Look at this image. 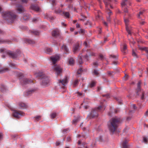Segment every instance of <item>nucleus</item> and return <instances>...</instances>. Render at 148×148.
Returning a JSON list of instances; mask_svg holds the SVG:
<instances>
[{
  "label": "nucleus",
  "instance_id": "nucleus-22",
  "mask_svg": "<svg viewBox=\"0 0 148 148\" xmlns=\"http://www.w3.org/2000/svg\"><path fill=\"white\" fill-rule=\"evenodd\" d=\"M145 12L144 10L140 11L139 13L137 15V17L139 18H141L142 16H143V14Z\"/></svg>",
  "mask_w": 148,
  "mask_h": 148
},
{
  "label": "nucleus",
  "instance_id": "nucleus-59",
  "mask_svg": "<svg viewBox=\"0 0 148 148\" xmlns=\"http://www.w3.org/2000/svg\"><path fill=\"white\" fill-rule=\"evenodd\" d=\"M81 136H82L83 137H85V135H77V137H80Z\"/></svg>",
  "mask_w": 148,
  "mask_h": 148
},
{
  "label": "nucleus",
  "instance_id": "nucleus-47",
  "mask_svg": "<svg viewBox=\"0 0 148 148\" xmlns=\"http://www.w3.org/2000/svg\"><path fill=\"white\" fill-rule=\"evenodd\" d=\"M102 96L103 97H105L107 98H108L110 97L109 94H108L105 95H102Z\"/></svg>",
  "mask_w": 148,
  "mask_h": 148
},
{
  "label": "nucleus",
  "instance_id": "nucleus-62",
  "mask_svg": "<svg viewBox=\"0 0 148 148\" xmlns=\"http://www.w3.org/2000/svg\"><path fill=\"white\" fill-rule=\"evenodd\" d=\"M10 65L12 67H14L15 66V64H14L11 63L10 64Z\"/></svg>",
  "mask_w": 148,
  "mask_h": 148
},
{
  "label": "nucleus",
  "instance_id": "nucleus-49",
  "mask_svg": "<svg viewBox=\"0 0 148 148\" xmlns=\"http://www.w3.org/2000/svg\"><path fill=\"white\" fill-rule=\"evenodd\" d=\"M132 56L134 57H137V55L134 50H133Z\"/></svg>",
  "mask_w": 148,
  "mask_h": 148
},
{
  "label": "nucleus",
  "instance_id": "nucleus-51",
  "mask_svg": "<svg viewBox=\"0 0 148 148\" xmlns=\"http://www.w3.org/2000/svg\"><path fill=\"white\" fill-rule=\"evenodd\" d=\"M142 96L141 97V99H144V92H142Z\"/></svg>",
  "mask_w": 148,
  "mask_h": 148
},
{
  "label": "nucleus",
  "instance_id": "nucleus-61",
  "mask_svg": "<svg viewBox=\"0 0 148 148\" xmlns=\"http://www.w3.org/2000/svg\"><path fill=\"white\" fill-rule=\"evenodd\" d=\"M71 140V138L70 137H68L67 138V140L68 141H70Z\"/></svg>",
  "mask_w": 148,
  "mask_h": 148
},
{
  "label": "nucleus",
  "instance_id": "nucleus-35",
  "mask_svg": "<svg viewBox=\"0 0 148 148\" xmlns=\"http://www.w3.org/2000/svg\"><path fill=\"white\" fill-rule=\"evenodd\" d=\"M45 51L47 53L49 54L52 52V50L50 48H46L45 50Z\"/></svg>",
  "mask_w": 148,
  "mask_h": 148
},
{
  "label": "nucleus",
  "instance_id": "nucleus-36",
  "mask_svg": "<svg viewBox=\"0 0 148 148\" xmlns=\"http://www.w3.org/2000/svg\"><path fill=\"white\" fill-rule=\"evenodd\" d=\"M95 84V83L94 82H92L90 84L89 86L90 88H92L94 86Z\"/></svg>",
  "mask_w": 148,
  "mask_h": 148
},
{
  "label": "nucleus",
  "instance_id": "nucleus-2",
  "mask_svg": "<svg viewBox=\"0 0 148 148\" xmlns=\"http://www.w3.org/2000/svg\"><path fill=\"white\" fill-rule=\"evenodd\" d=\"M60 58L59 55H56L51 57V60L53 64V69L57 75H60L62 71V69L60 66L55 65L56 62L59 60Z\"/></svg>",
  "mask_w": 148,
  "mask_h": 148
},
{
  "label": "nucleus",
  "instance_id": "nucleus-1",
  "mask_svg": "<svg viewBox=\"0 0 148 148\" xmlns=\"http://www.w3.org/2000/svg\"><path fill=\"white\" fill-rule=\"evenodd\" d=\"M120 118L115 117L111 119L108 123V127L110 131L113 133L117 129L118 125L120 122Z\"/></svg>",
  "mask_w": 148,
  "mask_h": 148
},
{
  "label": "nucleus",
  "instance_id": "nucleus-17",
  "mask_svg": "<svg viewBox=\"0 0 148 148\" xmlns=\"http://www.w3.org/2000/svg\"><path fill=\"white\" fill-rule=\"evenodd\" d=\"M103 2L105 5L106 7V8L108 9V5H110L111 8H112V6L110 5L111 0H108L107 1L104 0Z\"/></svg>",
  "mask_w": 148,
  "mask_h": 148
},
{
  "label": "nucleus",
  "instance_id": "nucleus-43",
  "mask_svg": "<svg viewBox=\"0 0 148 148\" xmlns=\"http://www.w3.org/2000/svg\"><path fill=\"white\" fill-rule=\"evenodd\" d=\"M82 71V69L81 68H80L77 71V74H80Z\"/></svg>",
  "mask_w": 148,
  "mask_h": 148
},
{
  "label": "nucleus",
  "instance_id": "nucleus-11",
  "mask_svg": "<svg viewBox=\"0 0 148 148\" xmlns=\"http://www.w3.org/2000/svg\"><path fill=\"white\" fill-rule=\"evenodd\" d=\"M13 116L16 118H19L20 116H24V113L21 111L18 110H15L13 113Z\"/></svg>",
  "mask_w": 148,
  "mask_h": 148
},
{
  "label": "nucleus",
  "instance_id": "nucleus-19",
  "mask_svg": "<svg viewBox=\"0 0 148 148\" xmlns=\"http://www.w3.org/2000/svg\"><path fill=\"white\" fill-rule=\"evenodd\" d=\"M141 82L140 81H139L138 82L137 84V94L138 95L139 94V92L140 91V86H141Z\"/></svg>",
  "mask_w": 148,
  "mask_h": 148
},
{
  "label": "nucleus",
  "instance_id": "nucleus-38",
  "mask_svg": "<svg viewBox=\"0 0 148 148\" xmlns=\"http://www.w3.org/2000/svg\"><path fill=\"white\" fill-rule=\"evenodd\" d=\"M78 121L79 118L78 117L77 119H74L73 120L72 123L73 124H75Z\"/></svg>",
  "mask_w": 148,
  "mask_h": 148
},
{
  "label": "nucleus",
  "instance_id": "nucleus-55",
  "mask_svg": "<svg viewBox=\"0 0 148 148\" xmlns=\"http://www.w3.org/2000/svg\"><path fill=\"white\" fill-rule=\"evenodd\" d=\"M83 147L84 148H87V145L86 144H85L84 145H82V147L81 148H82V147Z\"/></svg>",
  "mask_w": 148,
  "mask_h": 148
},
{
  "label": "nucleus",
  "instance_id": "nucleus-10",
  "mask_svg": "<svg viewBox=\"0 0 148 148\" xmlns=\"http://www.w3.org/2000/svg\"><path fill=\"white\" fill-rule=\"evenodd\" d=\"M68 78L67 77H65L64 79L62 80H59L58 82L60 86H61V88L63 89L65 88V86L67 84L68 81Z\"/></svg>",
  "mask_w": 148,
  "mask_h": 148
},
{
  "label": "nucleus",
  "instance_id": "nucleus-56",
  "mask_svg": "<svg viewBox=\"0 0 148 148\" xmlns=\"http://www.w3.org/2000/svg\"><path fill=\"white\" fill-rule=\"evenodd\" d=\"M61 23V25L62 26H63L64 27H65L66 26V24H65L63 22H62Z\"/></svg>",
  "mask_w": 148,
  "mask_h": 148
},
{
  "label": "nucleus",
  "instance_id": "nucleus-37",
  "mask_svg": "<svg viewBox=\"0 0 148 148\" xmlns=\"http://www.w3.org/2000/svg\"><path fill=\"white\" fill-rule=\"evenodd\" d=\"M62 12V11L60 9H58L57 10H55V13L57 14H59Z\"/></svg>",
  "mask_w": 148,
  "mask_h": 148
},
{
  "label": "nucleus",
  "instance_id": "nucleus-24",
  "mask_svg": "<svg viewBox=\"0 0 148 148\" xmlns=\"http://www.w3.org/2000/svg\"><path fill=\"white\" fill-rule=\"evenodd\" d=\"M8 69L7 68H1V66L0 65V73H4L6 71H8Z\"/></svg>",
  "mask_w": 148,
  "mask_h": 148
},
{
  "label": "nucleus",
  "instance_id": "nucleus-18",
  "mask_svg": "<svg viewBox=\"0 0 148 148\" xmlns=\"http://www.w3.org/2000/svg\"><path fill=\"white\" fill-rule=\"evenodd\" d=\"M123 148H129V146L127 145V141L125 140L123 142L122 144Z\"/></svg>",
  "mask_w": 148,
  "mask_h": 148
},
{
  "label": "nucleus",
  "instance_id": "nucleus-60",
  "mask_svg": "<svg viewBox=\"0 0 148 148\" xmlns=\"http://www.w3.org/2000/svg\"><path fill=\"white\" fill-rule=\"evenodd\" d=\"M81 16L84 19H85L86 18L85 16L82 13L81 14Z\"/></svg>",
  "mask_w": 148,
  "mask_h": 148
},
{
  "label": "nucleus",
  "instance_id": "nucleus-12",
  "mask_svg": "<svg viewBox=\"0 0 148 148\" xmlns=\"http://www.w3.org/2000/svg\"><path fill=\"white\" fill-rule=\"evenodd\" d=\"M52 35L55 37H61L59 31L58 29H55L53 30L52 32Z\"/></svg>",
  "mask_w": 148,
  "mask_h": 148
},
{
  "label": "nucleus",
  "instance_id": "nucleus-6",
  "mask_svg": "<svg viewBox=\"0 0 148 148\" xmlns=\"http://www.w3.org/2000/svg\"><path fill=\"white\" fill-rule=\"evenodd\" d=\"M18 76L19 77L21 84L23 86L32 83L33 82V81L31 79L24 77L23 74L22 73H19Z\"/></svg>",
  "mask_w": 148,
  "mask_h": 148
},
{
  "label": "nucleus",
  "instance_id": "nucleus-3",
  "mask_svg": "<svg viewBox=\"0 0 148 148\" xmlns=\"http://www.w3.org/2000/svg\"><path fill=\"white\" fill-rule=\"evenodd\" d=\"M2 15L4 20L9 23H12L16 18V16L11 11L3 12Z\"/></svg>",
  "mask_w": 148,
  "mask_h": 148
},
{
  "label": "nucleus",
  "instance_id": "nucleus-34",
  "mask_svg": "<svg viewBox=\"0 0 148 148\" xmlns=\"http://www.w3.org/2000/svg\"><path fill=\"white\" fill-rule=\"evenodd\" d=\"M74 62V60L72 58H70L69 60V63L71 65L73 64Z\"/></svg>",
  "mask_w": 148,
  "mask_h": 148
},
{
  "label": "nucleus",
  "instance_id": "nucleus-48",
  "mask_svg": "<svg viewBox=\"0 0 148 148\" xmlns=\"http://www.w3.org/2000/svg\"><path fill=\"white\" fill-rule=\"evenodd\" d=\"M131 108L132 109L134 110L136 109V108L135 104H133L131 106Z\"/></svg>",
  "mask_w": 148,
  "mask_h": 148
},
{
  "label": "nucleus",
  "instance_id": "nucleus-63",
  "mask_svg": "<svg viewBox=\"0 0 148 148\" xmlns=\"http://www.w3.org/2000/svg\"><path fill=\"white\" fill-rule=\"evenodd\" d=\"M103 56L102 55H100L99 56V58L101 60H102L103 59Z\"/></svg>",
  "mask_w": 148,
  "mask_h": 148
},
{
  "label": "nucleus",
  "instance_id": "nucleus-40",
  "mask_svg": "<svg viewBox=\"0 0 148 148\" xmlns=\"http://www.w3.org/2000/svg\"><path fill=\"white\" fill-rule=\"evenodd\" d=\"M112 13V12L111 11L109 10V12L108 13V14L109 15V17L107 18V21L108 22H110V14Z\"/></svg>",
  "mask_w": 148,
  "mask_h": 148
},
{
  "label": "nucleus",
  "instance_id": "nucleus-45",
  "mask_svg": "<svg viewBox=\"0 0 148 148\" xmlns=\"http://www.w3.org/2000/svg\"><path fill=\"white\" fill-rule=\"evenodd\" d=\"M56 113H53L51 115V117L52 119H53L56 117Z\"/></svg>",
  "mask_w": 148,
  "mask_h": 148
},
{
  "label": "nucleus",
  "instance_id": "nucleus-7",
  "mask_svg": "<svg viewBox=\"0 0 148 148\" xmlns=\"http://www.w3.org/2000/svg\"><path fill=\"white\" fill-rule=\"evenodd\" d=\"M130 0H123L121 3V7L125 13H127L129 16H130V14L128 13L127 10L128 4L130 5Z\"/></svg>",
  "mask_w": 148,
  "mask_h": 148
},
{
  "label": "nucleus",
  "instance_id": "nucleus-53",
  "mask_svg": "<svg viewBox=\"0 0 148 148\" xmlns=\"http://www.w3.org/2000/svg\"><path fill=\"white\" fill-rule=\"evenodd\" d=\"M112 73L113 72H111L110 71H108L107 72V73L108 75L110 76H111L112 75Z\"/></svg>",
  "mask_w": 148,
  "mask_h": 148
},
{
  "label": "nucleus",
  "instance_id": "nucleus-5",
  "mask_svg": "<svg viewBox=\"0 0 148 148\" xmlns=\"http://www.w3.org/2000/svg\"><path fill=\"white\" fill-rule=\"evenodd\" d=\"M105 106L103 104H101V105L97 108L92 110L89 114V117L90 118H93L97 117L98 113L102 111L105 109Z\"/></svg>",
  "mask_w": 148,
  "mask_h": 148
},
{
  "label": "nucleus",
  "instance_id": "nucleus-27",
  "mask_svg": "<svg viewBox=\"0 0 148 148\" xmlns=\"http://www.w3.org/2000/svg\"><path fill=\"white\" fill-rule=\"evenodd\" d=\"M62 49L64 50L65 53H67L68 51V49L65 45H63L62 47Z\"/></svg>",
  "mask_w": 148,
  "mask_h": 148
},
{
  "label": "nucleus",
  "instance_id": "nucleus-46",
  "mask_svg": "<svg viewBox=\"0 0 148 148\" xmlns=\"http://www.w3.org/2000/svg\"><path fill=\"white\" fill-rule=\"evenodd\" d=\"M34 34L36 35H39V32L37 31H34L32 32Z\"/></svg>",
  "mask_w": 148,
  "mask_h": 148
},
{
  "label": "nucleus",
  "instance_id": "nucleus-28",
  "mask_svg": "<svg viewBox=\"0 0 148 148\" xmlns=\"http://www.w3.org/2000/svg\"><path fill=\"white\" fill-rule=\"evenodd\" d=\"M0 89L1 91L2 92H3L6 90V87L5 85L1 84V85Z\"/></svg>",
  "mask_w": 148,
  "mask_h": 148
},
{
  "label": "nucleus",
  "instance_id": "nucleus-42",
  "mask_svg": "<svg viewBox=\"0 0 148 148\" xmlns=\"http://www.w3.org/2000/svg\"><path fill=\"white\" fill-rule=\"evenodd\" d=\"M143 141L145 143H147L148 141V138L146 137H144L143 138Z\"/></svg>",
  "mask_w": 148,
  "mask_h": 148
},
{
  "label": "nucleus",
  "instance_id": "nucleus-20",
  "mask_svg": "<svg viewBox=\"0 0 148 148\" xmlns=\"http://www.w3.org/2000/svg\"><path fill=\"white\" fill-rule=\"evenodd\" d=\"M138 47L139 49L142 50H144L147 53V59H148V48H147L146 47H144L143 48L139 46H138Z\"/></svg>",
  "mask_w": 148,
  "mask_h": 148
},
{
  "label": "nucleus",
  "instance_id": "nucleus-25",
  "mask_svg": "<svg viewBox=\"0 0 148 148\" xmlns=\"http://www.w3.org/2000/svg\"><path fill=\"white\" fill-rule=\"evenodd\" d=\"M30 17V16L28 14H24L23 15V19L25 21L28 20Z\"/></svg>",
  "mask_w": 148,
  "mask_h": 148
},
{
  "label": "nucleus",
  "instance_id": "nucleus-58",
  "mask_svg": "<svg viewBox=\"0 0 148 148\" xmlns=\"http://www.w3.org/2000/svg\"><path fill=\"white\" fill-rule=\"evenodd\" d=\"M21 1L24 3H27L28 1V0H21Z\"/></svg>",
  "mask_w": 148,
  "mask_h": 148
},
{
  "label": "nucleus",
  "instance_id": "nucleus-16",
  "mask_svg": "<svg viewBox=\"0 0 148 148\" xmlns=\"http://www.w3.org/2000/svg\"><path fill=\"white\" fill-rule=\"evenodd\" d=\"M36 90V89L35 88H33L31 89L28 91H27L25 94V95H30L31 94L35 92Z\"/></svg>",
  "mask_w": 148,
  "mask_h": 148
},
{
  "label": "nucleus",
  "instance_id": "nucleus-50",
  "mask_svg": "<svg viewBox=\"0 0 148 148\" xmlns=\"http://www.w3.org/2000/svg\"><path fill=\"white\" fill-rule=\"evenodd\" d=\"M79 33L84 34V30L83 29H81L79 31Z\"/></svg>",
  "mask_w": 148,
  "mask_h": 148
},
{
  "label": "nucleus",
  "instance_id": "nucleus-64",
  "mask_svg": "<svg viewBox=\"0 0 148 148\" xmlns=\"http://www.w3.org/2000/svg\"><path fill=\"white\" fill-rule=\"evenodd\" d=\"M119 109H115L114 110V112L115 113H117L118 112H119Z\"/></svg>",
  "mask_w": 148,
  "mask_h": 148
},
{
  "label": "nucleus",
  "instance_id": "nucleus-4",
  "mask_svg": "<svg viewBox=\"0 0 148 148\" xmlns=\"http://www.w3.org/2000/svg\"><path fill=\"white\" fill-rule=\"evenodd\" d=\"M1 52H4V54L2 55V57L4 58L5 56H8L14 59L19 57L21 54V52L19 50L17 51L16 52H13L11 51H5V49H0Z\"/></svg>",
  "mask_w": 148,
  "mask_h": 148
},
{
  "label": "nucleus",
  "instance_id": "nucleus-23",
  "mask_svg": "<svg viewBox=\"0 0 148 148\" xmlns=\"http://www.w3.org/2000/svg\"><path fill=\"white\" fill-rule=\"evenodd\" d=\"M127 50V45L125 44H124L123 46V49H122L121 51L123 53H126Z\"/></svg>",
  "mask_w": 148,
  "mask_h": 148
},
{
  "label": "nucleus",
  "instance_id": "nucleus-33",
  "mask_svg": "<svg viewBox=\"0 0 148 148\" xmlns=\"http://www.w3.org/2000/svg\"><path fill=\"white\" fill-rule=\"evenodd\" d=\"M41 116H36L34 117L35 119V121H38L41 119Z\"/></svg>",
  "mask_w": 148,
  "mask_h": 148
},
{
  "label": "nucleus",
  "instance_id": "nucleus-29",
  "mask_svg": "<svg viewBox=\"0 0 148 148\" xmlns=\"http://www.w3.org/2000/svg\"><path fill=\"white\" fill-rule=\"evenodd\" d=\"M79 46L78 44H76L75 45L73 48V51L75 53L79 49Z\"/></svg>",
  "mask_w": 148,
  "mask_h": 148
},
{
  "label": "nucleus",
  "instance_id": "nucleus-41",
  "mask_svg": "<svg viewBox=\"0 0 148 148\" xmlns=\"http://www.w3.org/2000/svg\"><path fill=\"white\" fill-rule=\"evenodd\" d=\"M79 62L80 64H81L83 63L82 58L81 56H79Z\"/></svg>",
  "mask_w": 148,
  "mask_h": 148
},
{
  "label": "nucleus",
  "instance_id": "nucleus-8",
  "mask_svg": "<svg viewBox=\"0 0 148 148\" xmlns=\"http://www.w3.org/2000/svg\"><path fill=\"white\" fill-rule=\"evenodd\" d=\"M40 77H42L41 80V84L43 86L47 85L49 83V79L48 77L46 76L43 73L39 75Z\"/></svg>",
  "mask_w": 148,
  "mask_h": 148
},
{
  "label": "nucleus",
  "instance_id": "nucleus-44",
  "mask_svg": "<svg viewBox=\"0 0 148 148\" xmlns=\"http://www.w3.org/2000/svg\"><path fill=\"white\" fill-rule=\"evenodd\" d=\"M94 74L97 76L99 74V73L98 72V71L96 70H94L93 71Z\"/></svg>",
  "mask_w": 148,
  "mask_h": 148
},
{
  "label": "nucleus",
  "instance_id": "nucleus-54",
  "mask_svg": "<svg viewBox=\"0 0 148 148\" xmlns=\"http://www.w3.org/2000/svg\"><path fill=\"white\" fill-rule=\"evenodd\" d=\"M101 15L100 14H98V15L97 16H96V18L97 19H100L101 17Z\"/></svg>",
  "mask_w": 148,
  "mask_h": 148
},
{
  "label": "nucleus",
  "instance_id": "nucleus-31",
  "mask_svg": "<svg viewBox=\"0 0 148 148\" xmlns=\"http://www.w3.org/2000/svg\"><path fill=\"white\" fill-rule=\"evenodd\" d=\"M63 15L67 18H69L70 17V14L69 12H63Z\"/></svg>",
  "mask_w": 148,
  "mask_h": 148
},
{
  "label": "nucleus",
  "instance_id": "nucleus-21",
  "mask_svg": "<svg viewBox=\"0 0 148 148\" xmlns=\"http://www.w3.org/2000/svg\"><path fill=\"white\" fill-rule=\"evenodd\" d=\"M26 43H29L30 44H34L35 43V42L33 40L26 39Z\"/></svg>",
  "mask_w": 148,
  "mask_h": 148
},
{
  "label": "nucleus",
  "instance_id": "nucleus-15",
  "mask_svg": "<svg viewBox=\"0 0 148 148\" xmlns=\"http://www.w3.org/2000/svg\"><path fill=\"white\" fill-rule=\"evenodd\" d=\"M45 18L49 20L50 21H52L55 19V17L51 16L48 14H46L45 16Z\"/></svg>",
  "mask_w": 148,
  "mask_h": 148
},
{
  "label": "nucleus",
  "instance_id": "nucleus-57",
  "mask_svg": "<svg viewBox=\"0 0 148 148\" xmlns=\"http://www.w3.org/2000/svg\"><path fill=\"white\" fill-rule=\"evenodd\" d=\"M111 56L114 59H116L117 58V56L115 55H111Z\"/></svg>",
  "mask_w": 148,
  "mask_h": 148
},
{
  "label": "nucleus",
  "instance_id": "nucleus-39",
  "mask_svg": "<svg viewBox=\"0 0 148 148\" xmlns=\"http://www.w3.org/2000/svg\"><path fill=\"white\" fill-rule=\"evenodd\" d=\"M116 100L118 101V103L120 104H122V101L121 99L118 98H116Z\"/></svg>",
  "mask_w": 148,
  "mask_h": 148
},
{
  "label": "nucleus",
  "instance_id": "nucleus-9",
  "mask_svg": "<svg viewBox=\"0 0 148 148\" xmlns=\"http://www.w3.org/2000/svg\"><path fill=\"white\" fill-rule=\"evenodd\" d=\"M124 22L125 24L126 30L129 34H131V30L130 27L128 26V23L129 20L125 16H124Z\"/></svg>",
  "mask_w": 148,
  "mask_h": 148
},
{
  "label": "nucleus",
  "instance_id": "nucleus-13",
  "mask_svg": "<svg viewBox=\"0 0 148 148\" xmlns=\"http://www.w3.org/2000/svg\"><path fill=\"white\" fill-rule=\"evenodd\" d=\"M16 10L19 13L24 12L25 11L23 7L20 4H18L17 5Z\"/></svg>",
  "mask_w": 148,
  "mask_h": 148
},
{
  "label": "nucleus",
  "instance_id": "nucleus-32",
  "mask_svg": "<svg viewBox=\"0 0 148 148\" xmlns=\"http://www.w3.org/2000/svg\"><path fill=\"white\" fill-rule=\"evenodd\" d=\"M19 106L21 108H26V105L24 103L21 102L19 103Z\"/></svg>",
  "mask_w": 148,
  "mask_h": 148
},
{
  "label": "nucleus",
  "instance_id": "nucleus-52",
  "mask_svg": "<svg viewBox=\"0 0 148 148\" xmlns=\"http://www.w3.org/2000/svg\"><path fill=\"white\" fill-rule=\"evenodd\" d=\"M69 129H68V128H67V129H64V130H63L62 131V132L63 133H65V132H66L67 131H68L69 130Z\"/></svg>",
  "mask_w": 148,
  "mask_h": 148
},
{
  "label": "nucleus",
  "instance_id": "nucleus-14",
  "mask_svg": "<svg viewBox=\"0 0 148 148\" xmlns=\"http://www.w3.org/2000/svg\"><path fill=\"white\" fill-rule=\"evenodd\" d=\"M30 8L36 11H38L40 10L39 7L37 5L34 4H32L31 5Z\"/></svg>",
  "mask_w": 148,
  "mask_h": 148
},
{
  "label": "nucleus",
  "instance_id": "nucleus-30",
  "mask_svg": "<svg viewBox=\"0 0 148 148\" xmlns=\"http://www.w3.org/2000/svg\"><path fill=\"white\" fill-rule=\"evenodd\" d=\"M11 41L8 40H3L2 39L0 38V43H9Z\"/></svg>",
  "mask_w": 148,
  "mask_h": 148
},
{
  "label": "nucleus",
  "instance_id": "nucleus-26",
  "mask_svg": "<svg viewBox=\"0 0 148 148\" xmlns=\"http://www.w3.org/2000/svg\"><path fill=\"white\" fill-rule=\"evenodd\" d=\"M79 81L77 79H76L74 80L73 83V87H76L78 84Z\"/></svg>",
  "mask_w": 148,
  "mask_h": 148
}]
</instances>
